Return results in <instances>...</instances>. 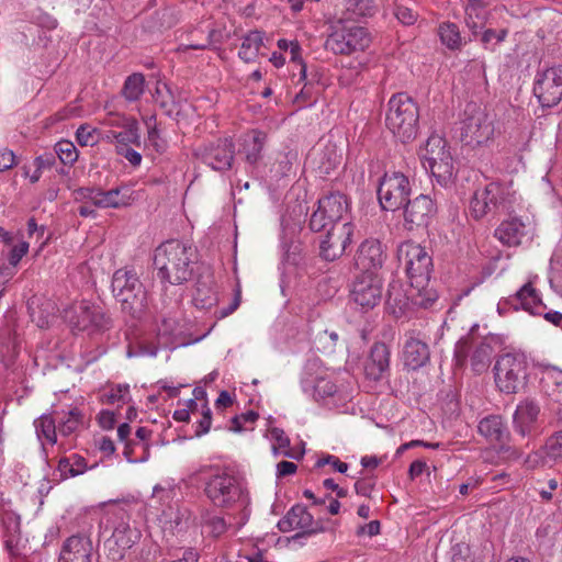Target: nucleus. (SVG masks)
Returning <instances> with one entry per match:
<instances>
[{
  "mask_svg": "<svg viewBox=\"0 0 562 562\" xmlns=\"http://www.w3.org/2000/svg\"><path fill=\"white\" fill-rule=\"evenodd\" d=\"M471 349L469 339H460L454 348V360L457 366H463L467 360L468 352Z\"/></svg>",
  "mask_w": 562,
  "mask_h": 562,
  "instance_id": "nucleus-55",
  "label": "nucleus"
},
{
  "mask_svg": "<svg viewBox=\"0 0 562 562\" xmlns=\"http://www.w3.org/2000/svg\"><path fill=\"white\" fill-rule=\"evenodd\" d=\"M352 301L362 310H371L382 297V280L375 273H361L352 284Z\"/></svg>",
  "mask_w": 562,
  "mask_h": 562,
  "instance_id": "nucleus-14",
  "label": "nucleus"
},
{
  "mask_svg": "<svg viewBox=\"0 0 562 562\" xmlns=\"http://www.w3.org/2000/svg\"><path fill=\"white\" fill-rule=\"evenodd\" d=\"M517 297L521 302L529 301L533 303L537 300L536 290L530 283H527L517 292Z\"/></svg>",
  "mask_w": 562,
  "mask_h": 562,
  "instance_id": "nucleus-64",
  "label": "nucleus"
},
{
  "mask_svg": "<svg viewBox=\"0 0 562 562\" xmlns=\"http://www.w3.org/2000/svg\"><path fill=\"white\" fill-rule=\"evenodd\" d=\"M430 279L417 285L416 282H411L408 297L412 303L423 308H430L438 300L437 291L430 286Z\"/></svg>",
  "mask_w": 562,
  "mask_h": 562,
  "instance_id": "nucleus-31",
  "label": "nucleus"
},
{
  "mask_svg": "<svg viewBox=\"0 0 562 562\" xmlns=\"http://www.w3.org/2000/svg\"><path fill=\"white\" fill-rule=\"evenodd\" d=\"M375 482L371 477H364L358 480L355 483V490L358 495L370 497L371 492L373 491Z\"/></svg>",
  "mask_w": 562,
  "mask_h": 562,
  "instance_id": "nucleus-59",
  "label": "nucleus"
},
{
  "mask_svg": "<svg viewBox=\"0 0 562 562\" xmlns=\"http://www.w3.org/2000/svg\"><path fill=\"white\" fill-rule=\"evenodd\" d=\"M78 196L88 200L92 205L101 209H120L132 203V190L126 187H117L108 191L94 188H81L77 191Z\"/></svg>",
  "mask_w": 562,
  "mask_h": 562,
  "instance_id": "nucleus-15",
  "label": "nucleus"
},
{
  "mask_svg": "<svg viewBox=\"0 0 562 562\" xmlns=\"http://www.w3.org/2000/svg\"><path fill=\"white\" fill-rule=\"evenodd\" d=\"M404 205V218L411 227L413 225H427L437 211L435 202L426 194H419L414 200L407 201Z\"/></svg>",
  "mask_w": 562,
  "mask_h": 562,
  "instance_id": "nucleus-21",
  "label": "nucleus"
},
{
  "mask_svg": "<svg viewBox=\"0 0 562 562\" xmlns=\"http://www.w3.org/2000/svg\"><path fill=\"white\" fill-rule=\"evenodd\" d=\"M217 301L213 274L206 271L198 278L193 303L199 308H210Z\"/></svg>",
  "mask_w": 562,
  "mask_h": 562,
  "instance_id": "nucleus-26",
  "label": "nucleus"
},
{
  "mask_svg": "<svg viewBox=\"0 0 562 562\" xmlns=\"http://www.w3.org/2000/svg\"><path fill=\"white\" fill-rule=\"evenodd\" d=\"M325 232L319 245L321 256L325 260L334 261L344 254L350 244L353 227L350 222H345L341 225L331 226Z\"/></svg>",
  "mask_w": 562,
  "mask_h": 562,
  "instance_id": "nucleus-18",
  "label": "nucleus"
},
{
  "mask_svg": "<svg viewBox=\"0 0 562 562\" xmlns=\"http://www.w3.org/2000/svg\"><path fill=\"white\" fill-rule=\"evenodd\" d=\"M296 158L297 154L292 149L278 153L271 167V171L276 173V177L288 176L291 172Z\"/></svg>",
  "mask_w": 562,
  "mask_h": 562,
  "instance_id": "nucleus-38",
  "label": "nucleus"
},
{
  "mask_svg": "<svg viewBox=\"0 0 562 562\" xmlns=\"http://www.w3.org/2000/svg\"><path fill=\"white\" fill-rule=\"evenodd\" d=\"M92 541L86 535H74L63 544L59 562H91Z\"/></svg>",
  "mask_w": 562,
  "mask_h": 562,
  "instance_id": "nucleus-22",
  "label": "nucleus"
},
{
  "mask_svg": "<svg viewBox=\"0 0 562 562\" xmlns=\"http://www.w3.org/2000/svg\"><path fill=\"white\" fill-rule=\"evenodd\" d=\"M57 469L61 479H69L83 474L88 470V464L83 457L74 453L61 458Z\"/></svg>",
  "mask_w": 562,
  "mask_h": 562,
  "instance_id": "nucleus-33",
  "label": "nucleus"
},
{
  "mask_svg": "<svg viewBox=\"0 0 562 562\" xmlns=\"http://www.w3.org/2000/svg\"><path fill=\"white\" fill-rule=\"evenodd\" d=\"M546 458L554 462H562V431L551 436L544 446Z\"/></svg>",
  "mask_w": 562,
  "mask_h": 562,
  "instance_id": "nucleus-44",
  "label": "nucleus"
},
{
  "mask_svg": "<svg viewBox=\"0 0 562 562\" xmlns=\"http://www.w3.org/2000/svg\"><path fill=\"white\" fill-rule=\"evenodd\" d=\"M81 414L78 409L68 413V417L59 425L58 430L63 436H69L81 425Z\"/></svg>",
  "mask_w": 562,
  "mask_h": 562,
  "instance_id": "nucleus-47",
  "label": "nucleus"
},
{
  "mask_svg": "<svg viewBox=\"0 0 562 562\" xmlns=\"http://www.w3.org/2000/svg\"><path fill=\"white\" fill-rule=\"evenodd\" d=\"M207 527L210 528V532L214 537H220L227 529V524L224 518L218 516H213L206 521Z\"/></svg>",
  "mask_w": 562,
  "mask_h": 562,
  "instance_id": "nucleus-57",
  "label": "nucleus"
},
{
  "mask_svg": "<svg viewBox=\"0 0 562 562\" xmlns=\"http://www.w3.org/2000/svg\"><path fill=\"white\" fill-rule=\"evenodd\" d=\"M540 408L537 403L530 400L521 402L514 414V426L515 429L521 435L526 436L530 432L535 425Z\"/></svg>",
  "mask_w": 562,
  "mask_h": 562,
  "instance_id": "nucleus-27",
  "label": "nucleus"
},
{
  "mask_svg": "<svg viewBox=\"0 0 562 562\" xmlns=\"http://www.w3.org/2000/svg\"><path fill=\"white\" fill-rule=\"evenodd\" d=\"M29 244L26 241H21L19 245H15L9 255V262L11 266L15 267L20 260L27 254Z\"/></svg>",
  "mask_w": 562,
  "mask_h": 562,
  "instance_id": "nucleus-56",
  "label": "nucleus"
},
{
  "mask_svg": "<svg viewBox=\"0 0 562 562\" xmlns=\"http://www.w3.org/2000/svg\"><path fill=\"white\" fill-rule=\"evenodd\" d=\"M130 145H140V135L137 121H130V124L123 127V131L117 132L116 135V153L128 147Z\"/></svg>",
  "mask_w": 562,
  "mask_h": 562,
  "instance_id": "nucleus-35",
  "label": "nucleus"
},
{
  "mask_svg": "<svg viewBox=\"0 0 562 562\" xmlns=\"http://www.w3.org/2000/svg\"><path fill=\"white\" fill-rule=\"evenodd\" d=\"M424 168L431 173L437 182L446 187L453 178V159L447 142L438 134H431L419 150Z\"/></svg>",
  "mask_w": 562,
  "mask_h": 562,
  "instance_id": "nucleus-3",
  "label": "nucleus"
},
{
  "mask_svg": "<svg viewBox=\"0 0 562 562\" xmlns=\"http://www.w3.org/2000/svg\"><path fill=\"white\" fill-rule=\"evenodd\" d=\"M259 415L258 413L254 411H248L246 413H243L240 415H237L232 418V426L231 430L239 432L245 430L246 424H254L258 419Z\"/></svg>",
  "mask_w": 562,
  "mask_h": 562,
  "instance_id": "nucleus-49",
  "label": "nucleus"
},
{
  "mask_svg": "<svg viewBox=\"0 0 562 562\" xmlns=\"http://www.w3.org/2000/svg\"><path fill=\"white\" fill-rule=\"evenodd\" d=\"M493 370L495 384L505 394H515L525 385L527 366L520 356L512 353L501 356Z\"/></svg>",
  "mask_w": 562,
  "mask_h": 562,
  "instance_id": "nucleus-7",
  "label": "nucleus"
},
{
  "mask_svg": "<svg viewBox=\"0 0 562 562\" xmlns=\"http://www.w3.org/2000/svg\"><path fill=\"white\" fill-rule=\"evenodd\" d=\"M204 493L216 507L232 508L238 505L245 508L249 503L248 494L238 479L225 471L213 474L205 482Z\"/></svg>",
  "mask_w": 562,
  "mask_h": 562,
  "instance_id": "nucleus-5",
  "label": "nucleus"
},
{
  "mask_svg": "<svg viewBox=\"0 0 562 562\" xmlns=\"http://www.w3.org/2000/svg\"><path fill=\"white\" fill-rule=\"evenodd\" d=\"M196 412L198 403L195 400H189L186 408L175 411L173 419L177 422L188 423L190 420V415L195 414Z\"/></svg>",
  "mask_w": 562,
  "mask_h": 562,
  "instance_id": "nucleus-54",
  "label": "nucleus"
},
{
  "mask_svg": "<svg viewBox=\"0 0 562 562\" xmlns=\"http://www.w3.org/2000/svg\"><path fill=\"white\" fill-rule=\"evenodd\" d=\"M15 165V156L12 150H0V172L11 169Z\"/></svg>",
  "mask_w": 562,
  "mask_h": 562,
  "instance_id": "nucleus-61",
  "label": "nucleus"
},
{
  "mask_svg": "<svg viewBox=\"0 0 562 562\" xmlns=\"http://www.w3.org/2000/svg\"><path fill=\"white\" fill-rule=\"evenodd\" d=\"M479 432L491 442H504L509 432L503 418L498 415H490L480 420L477 425Z\"/></svg>",
  "mask_w": 562,
  "mask_h": 562,
  "instance_id": "nucleus-29",
  "label": "nucleus"
},
{
  "mask_svg": "<svg viewBox=\"0 0 562 562\" xmlns=\"http://www.w3.org/2000/svg\"><path fill=\"white\" fill-rule=\"evenodd\" d=\"M270 438L274 441L272 446L273 454H283L288 458L299 459L302 457V453L296 456L290 449V439L284 434V431L280 428L273 427L270 429Z\"/></svg>",
  "mask_w": 562,
  "mask_h": 562,
  "instance_id": "nucleus-40",
  "label": "nucleus"
},
{
  "mask_svg": "<svg viewBox=\"0 0 562 562\" xmlns=\"http://www.w3.org/2000/svg\"><path fill=\"white\" fill-rule=\"evenodd\" d=\"M64 318L72 329L80 331L104 330L111 325V319L103 308L86 300L74 302L65 308Z\"/></svg>",
  "mask_w": 562,
  "mask_h": 562,
  "instance_id": "nucleus-6",
  "label": "nucleus"
},
{
  "mask_svg": "<svg viewBox=\"0 0 562 562\" xmlns=\"http://www.w3.org/2000/svg\"><path fill=\"white\" fill-rule=\"evenodd\" d=\"M507 30L506 29H502L499 31H495V30H492V29H487L484 31V33L482 34V42L484 44H488L490 42L492 41H496V43H501L503 42L506 36H507Z\"/></svg>",
  "mask_w": 562,
  "mask_h": 562,
  "instance_id": "nucleus-60",
  "label": "nucleus"
},
{
  "mask_svg": "<svg viewBox=\"0 0 562 562\" xmlns=\"http://www.w3.org/2000/svg\"><path fill=\"white\" fill-rule=\"evenodd\" d=\"M266 142L267 134L259 130H252L243 136L241 151L248 164L255 165L261 159Z\"/></svg>",
  "mask_w": 562,
  "mask_h": 562,
  "instance_id": "nucleus-28",
  "label": "nucleus"
},
{
  "mask_svg": "<svg viewBox=\"0 0 562 562\" xmlns=\"http://www.w3.org/2000/svg\"><path fill=\"white\" fill-rule=\"evenodd\" d=\"M112 293L122 310L138 317L146 307V291L133 270L119 269L112 278Z\"/></svg>",
  "mask_w": 562,
  "mask_h": 562,
  "instance_id": "nucleus-4",
  "label": "nucleus"
},
{
  "mask_svg": "<svg viewBox=\"0 0 562 562\" xmlns=\"http://www.w3.org/2000/svg\"><path fill=\"white\" fill-rule=\"evenodd\" d=\"M400 261H403L411 282L417 285L430 279L432 259L427 250L413 241L403 243L397 250Z\"/></svg>",
  "mask_w": 562,
  "mask_h": 562,
  "instance_id": "nucleus-11",
  "label": "nucleus"
},
{
  "mask_svg": "<svg viewBox=\"0 0 562 562\" xmlns=\"http://www.w3.org/2000/svg\"><path fill=\"white\" fill-rule=\"evenodd\" d=\"M138 538V532L136 529L131 528L128 524L122 521L120 522L112 533V539L115 544L122 549H130Z\"/></svg>",
  "mask_w": 562,
  "mask_h": 562,
  "instance_id": "nucleus-37",
  "label": "nucleus"
},
{
  "mask_svg": "<svg viewBox=\"0 0 562 562\" xmlns=\"http://www.w3.org/2000/svg\"><path fill=\"white\" fill-rule=\"evenodd\" d=\"M97 133L98 130L95 128H90L88 125H80L76 132L77 142L81 146H93L98 142L95 137Z\"/></svg>",
  "mask_w": 562,
  "mask_h": 562,
  "instance_id": "nucleus-50",
  "label": "nucleus"
},
{
  "mask_svg": "<svg viewBox=\"0 0 562 562\" xmlns=\"http://www.w3.org/2000/svg\"><path fill=\"white\" fill-rule=\"evenodd\" d=\"M494 134V126L487 113L479 106H470L465 110V119L462 121L461 142L471 147L486 144Z\"/></svg>",
  "mask_w": 562,
  "mask_h": 562,
  "instance_id": "nucleus-10",
  "label": "nucleus"
},
{
  "mask_svg": "<svg viewBox=\"0 0 562 562\" xmlns=\"http://www.w3.org/2000/svg\"><path fill=\"white\" fill-rule=\"evenodd\" d=\"M419 111L415 101L400 92L387 102L385 124L390 132L402 143L413 140L418 133Z\"/></svg>",
  "mask_w": 562,
  "mask_h": 562,
  "instance_id": "nucleus-2",
  "label": "nucleus"
},
{
  "mask_svg": "<svg viewBox=\"0 0 562 562\" xmlns=\"http://www.w3.org/2000/svg\"><path fill=\"white\" fill-rule=\"evenodd\" d=\"M55 153L64 165H72L78 159V150L72 142L61 139L55 145Z\"/></svg>",
  "mask_w": 562,
  "mask_h": 562,
  "instance_id": "nucleus-43",
  "label": "nucleus"
},
{
  "mask_svg": "<svg viewBox=\"0 0 562 562\" xmlns=\"http://www.w3.org/2000/svg\"><path fill=\"white\" fill-rule=\"evenodd\" d=\"M325 464H330L336 471L340 473H345L348 470V464L341 462L335 456H327L326 458L318 459L316 462L317 468L324 467Z\"/></svg>",
  "mask_w": 562,
  "mask_h": 562,
  "instance_id": "nucleus-58",
  "label": "nucleus"
},
{
  "mask_svg": "<svg viewBox=\"0 0 562 562\" xmlns=\"http://www.w3.org/2000/svg\"><path fill=\"white\" fill-rule=\"evenodd\" d=\"M526 233V225L519 218L514 217L503 221L495 229L494 237L504 246L516 247L521 244Z\"/></svg>",
  "mask_w": 562,
  "mask_h": 562,
  "instance_id": "nucleus-25",
  "label": "nucleus"
},
{
  "mask_svg": "<svg viewBox=\"0 0 562 562\" xmlns=\"http://www.w3.org/2000/svg\"><path fill=\"white\" fill-rule=\"evenodd\" d=\"M370 43L371 36L364 27L339 22L328 35L325 47L334 54L349 55L357 50H364Z\"/></svg>",
  "mask_w": 562,
  "mask_h": 562,
  "instance_id": "nucleus-9",
  "label": "nucleus"
},
{
  "mask_svg": "<svg viewBox=\"0 0 562 562\" xmlns=\"http://www.w3.org/2000/svg\"><path fill=\"white\" fill-rule=\"evenodd\" d=\"M547 459L548 458L543 457L541 452L535 451L527 456L525 459V464L528 469H536L538 467L544 465Z\"/></svg>",
  "mask_w": 562,
  "mask_h": 562,
  "instance_id": "nucleus-62",
  "label": "nucleus"
},
{
  "mask_svg": "<svg viewBox=\"0 0 562 562\" xmlns=\"http://www.w3.org/2000/svg\"><path fill=\"white\" fill-rule=\"evenodd\" d=\"M390 368V350L384 342H375L364 361L363 371L367 379L380 381Z\"/></svg>",
  "mask_w": 562,
  "mask_h": 562,
  "instance_id": "nucleus-24",
  "label": "nucleus"
},
{
  "mask_svg": "<svg viewBox=\"0 0 562 562\" xmlns=\"http://www.w3.org/2000/svg\"><path fill=\"white\" fill-rule=\"evenodd\" d=\"M533 92L542 106L557 105L562 99V67H550L540 72Z\"/></svg>",
  "mask_w": 562,
  "mask_h": 562,
  "instance_id": "nucleus-13",
  "label": "nucleus"
},
{
  "mask_svg": "<svg viewBox=\"0 0 562 562\" xmlns=\"http://www.w3.org/2000/svg\"><path fill=\"white\" fill-rule=\"evenodd\" d=\"M492 347L488 344H479L471 355V368L475 373H482L490 364Z\"/></svg>",
  "mask_w": 562,
  "mask_h": 562,
  "instance_id": "nucleus-41",
  "label": "nucleus"
},
{
  "mask_svg": "<svg viewBox=\"0 0 562 562\" xmlns=\"http://www.w3.org/2000/svg\"><path fill=\"white\" fill-rule=\"evenodd\" d=\"M386 248L376 238H367L358 247L355 263L362 273H375L386 260Z\"/></svg>",
  "mask_w": 562,
  "mask_h": 562,
  "instance_id": "nucleus-19",
  "label": "nucleus"
},
{
  "mask_svg": "<svg viewBox=\"0 0 562 562\" xmlns=\"http://www.w3.org/2000/svg\"><path fill=\"white\" fill-rule=\"evenodd\" d=\"M194 258V250L191 246L171 239L156 248L154 265L162 282L180 285L191 278Z\"/></svg>",
  "mask_w": 562,
  "mask_h": 562,
  "instance_id": "nucleus-1",
  "label": "nucleus"
},
{
  "mask_svg": "<svg viewBox=\"0 0 562 562\" xmlns=\"http://www.w3.org/2000/svg\"><path fill=\"white\" fill-rule=\"evenodd\" d=\"M145 78L142 74L135 72L125 79L122 88V95L128 101H137L144 93Z\"/></svg>",
  "mask_w": 562,
  "mask_h": 562,
  "instance_id": "nucleus-36",
  "label": "nucleus"
},
{
  "mask_svg": "<svg viewBox=\"0 0 562 562\" xmlns=\"http://www.w3.org/2000/svg\"><path fill=\"white\" fill-rule=\"evenodd\" d=\"M430 359L428 345L420 339L414 330L406 334L403 347V361L406 367L417 370L424 367Z\"/></svg>",
  "mask_w": 562,
  "mask_h": 562,
  "instance_id": "nucleus-23",
  "label": "nucleus"
},
{
  "mask_svg": "<svg viewBox=\"0 0 562 562\" xmlns=\"http://www.w3.org/2000/svg\"><path fill=\"white\" fill-rule=\"evenodd\" d=\"M409 181L401 172L385 173L378 188V199L384 211H396L407 202Z\"/></svg>",
  "mask_w": 562,
  "mask_h": 562,
  "instance_id": "nucleus-12",
  "label": "nucleus"
},
{
  "mask_svg": "<svg viewBox=\"0 0 562 562\" xmlns=\"http://www.w3.org/2000/svg\"><path fill=\"white\" fill-rule=\"evenodd\" d=\"M262 46L263 34L259 31H251L243 38L238 56L246 63H252L257 59Z\"/></svg>",
  "mask_w": 562,
  "mask_h": 562,
  "instance_id": "nucleus-32",
  "label": "nucleus"
},
{
  "mask_svg": "<svg viewBox=\"0 0 562 562\" xmlns=\"http://www.w3.org/2000/svg\"><path fill=\"white\" fill-rule=\"evenodd\" d=\"M278 528L282 532L300 530L301 532H299L296 537L324 531L323 525L314 520L312 514L302 505L293 506L286 515L279 520Z\"/></svg>",
  "mask_w": 562,
  "mask_h": 562,
  "instance_id": "nucleus-17",
  "label": "nucleus"
},
{
  "mask_svg": "<svg viewBox=\"0 0 562 562\" xmlns=\"http://www.w3.org/2000/svg\"><path fill=\"white\" fill-rule=\"evenodd\" d=\"M439 35L442 44L448 48L458 49L461 47V35L456 24L442 23L439 26Z\"/></svg>",
  "mask_w": 562,
  "mask_h": 562,
  "instance_id": "nucleus-42",
  "label": "nucleus"
},
{
  "mask_svg": "<svg viewBox=\"0 0 562 562\" xmlns=\"http://www.w3.org/2000/svg\"><path fill=\"white\" fill-rule=\"evenodd\" d=\"M312 159L317 164L319 173L328 175L341 162V156L336 145L326 144L323 148H315L312 153Z\"/></svg>",
  "mask_w": 562,
  "mask_h": 562,
  "instance_id": "nucleus-30",
  "label": "nucleus"
},
{
  "mask_svg": "<svg viewBox=\"0 0 562 562\" xmlns=\"http://www.w3.org/2000/svg\"><path fill=\"white\" fill-rule=\"evenodd\" d=\"M450 555L451 562H472L470 547L464 542L452 546Z\"/></svg>",
  "mask_w": 562,
  "mask_h": 562,
  "instance_id": "nucleus-51",
  "label": "nucleus"
},
{
  "mask_svg": "<svg viewBox=\"0 0 562 562\" xmlns=\"http://www.w3.org/2000/svg\"><path fill=\"white\" fill-rule=\"evenodd\" d=\"M348 210L349 203L346 195L339 192L330 193L318 201V207L311 216L310 227L314 232H321L319 223L323 216H327L329 222L344 224L342 220Z\"/></svg>",
  "mask_w": 562,
  "mask_h": 562,
  "instance_id": "nucleus-16",
  "label": "nucleus"
},
{
  "mask_svg": "<svg viewBox=\"0 0 562 562\" xmlns=\"http://www.w3.org/2000/svg\"><path fill=\"white\" fill-rule=\"evenodd\" d=\"M130 121H136L134 117L126 116L119 112L108 111L104 116L100 120V123L104 126L123 128L130 124Z\"/></svg>",
  "mask_w": 562,
  "mask_h": 562,
  "instance_id": "nucleus-46",
  "label": "nucleus"
},
{
  "mask_svg": "<svg viewBox=\"0 0 562 562\" xmlns=\"http://www.w3.org/2000/svg\"><path fill=\"white\" fill-rule=\"evenodd\" d=\"M394 15L404 25H413L418 16L413 9L402 4H396Z\"/></svg>",
  "mask_w": 562,
  "mask_h": 562,
  "instance_id": "nucleus-52",
  "label": "nucleus"
},
{
  "mask_svg": "<svg viewBox=\"0 0 562 562\" xmlns=\"http://www.w3.org/2000/svg\"><path fill=\"white\" fill-rule=\"evenodd\" d=\"M117 154L123 156L134 167H138L142 162V155L130 147L121 149Z\"/></svg>",
  "mask_w": 562,
  "mask_h": 562,
  "instance_id": "nucleus-63",
  "label": "nucleus"
},
{
  "mask_svg": "<svg viewBox=\"0 0 562 562\" xmlns=\"http://www.w3.org/2000/svg\"><path fill=\"white\" fill-rule=\"evenodd\" d=\"M509 203L507 188L499 182H490L474 191L470 200V214L473 218L481 220L490 213L507 210Z\"/></svg>",
  "mask_w": 562,
  "mask_h": 562,
  "instance_id": "nucleus-8",
  "label": "nucleus"
},
{
  "mask_svg": "<svg viewBox=\"0 0 562 562\" xmlns=\"http://www.w3.org/2000/svg\"><path fill=\"white\" fill-rule=\"evenodd\" d=\"M201 419L199 420L198 423V429L195 430V436L196 437H200L206 432H209L210 428H211V424H212V412L211 409L209 408L207 404L204 403L202 405V411H201Z\"/></svg>",
  "mask_w": 562,
  "mask_h": 562,
  "instance_id": "nucleus-53",
  "label": "nucleus"
},
{
  "mask_svg": "<svg viewBox=\"0 0 562 562\" xmlns=\"http://www.w3.org/2000/svg\"><path fill=\"white\" fill-rule=\"evenodd\" d=\"M38 438H45L50 445L57 442L55 419L52 415H42L34 422Z\"/></svg>",
  "mask_w": 562,
  "mask_h": 562,
  "instance_id": "nucleus-39",
  "label": "nucleus"
},
{
  "mask_svg": "<svg viewBox=\"0 0 562 562\" xmlns=\"http://www.w3.org/2000/svg\"><path fill=\"white\" fill-rule=\"evenodd\" d=\"M103 397L108 404L127 403L130 401V386L119 384L104 393Z\"/></svg>",
  "mask_w": 562,
  "mask_h": 562,
  "instance_id": "nucleus-45",
  "label": "nucleus"
},
{
  "mask_svg": "<svg viewBox=\"0 0 562 562\" xmlns=\"http://www.w3.org/2000/svg\"><path fill=\"white\" fill-rule=\"evenodd\" d=\"M348 10H351L358 16H371L375 12L373 0H349Z\"/></svg>",
  "mask_w": 562,
  "mask_h": 562,
  "instance_id": "nucleus-48",
  "label": "nucleus"
},
{
  "mask_svg": "<svg viewBox=\"0 0 562 562\" xmlns=\"http://www.w3.org/2000/svg\"><path fill=\"white\" fill-rule=\"evenodd\" d=\"M198 156H200L202 161L213 170H228L234 161L235 145L228 138L218 139L215 143H211L203 148H200Z\"/></svg>",
  "mask_w": 562,
  "mask_h": 562,
  "instance_id": "nucleus-20",
  "label": "nucleus"
},
{
  "mask_svg": "<svg viewBox=\"0 0 562 562\" xmlns=\"http://www.w3.org/2000/svg\"><path fill=\"white\" fill-rule=\"evenodd\" d=\"M541 382L549 395L555 401H562V370L548 366L542 371Z\"/></svg>",
  "mask_w": 562,
  "mask_h": 562,
  "instance_id": "nucleus-34",
  "label": "nucleus"
}]
</instances>
